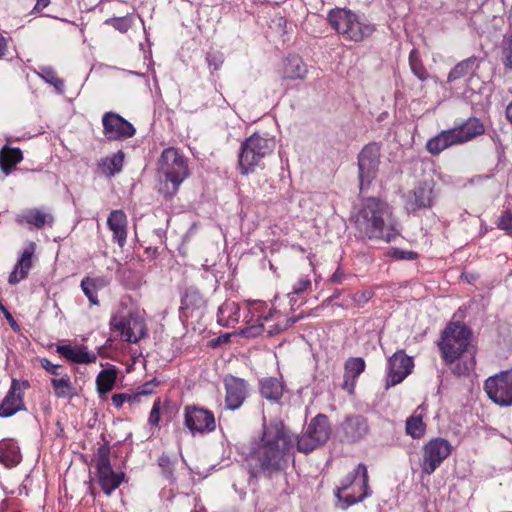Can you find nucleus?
Here are the masks:
<instances>
[{
    "label": "nucleus",
    "instance_id": "2",
    "mask_svg": "<svg viewBox=\"0 0 512 512\" xmlns=\"http://www.w3.org/2000/svg\"><path fill=\"white\" fill-rule=\"evenodd\" d=\"M360 236L367 239L394 241L400 234L391 207L378 198L366 199L354 216Z\"/></svg>",
    "mask_w": 512,
    "mask_h": 512
},
{
    "label": "nucleus",
    "instance_id": "59",
    "mask_svg": "<svg viewBox=\"0 0 512 512\" xmlns=\"http://www.w3.org/2000/svg\"><path fill=\"white\" fill-rule=\"evenodd\" d=\"M0 309L3 311V313L6 315L8 312L3 305H0Z\"/></svg>",
    "mask_w": 512,
    "mask_h": 512
},
{
    "label": "nucleus",
    "instance_id": "16",
    "mask_svg": "<svg viewBox=\"0 0 512 512\" xmlns=\"http://www.w3.org/2000/svg\"><path fill=\"white\" fill-rule=\"evenodd\" d=\"M450 453L451 445L447 440L442 438L430 440L423 447L422 471L428 475L432 474Z\"/></svg>",
    "mask_w": 512,
    "mask_h": 512
},
{
    "label": "nucleus",
    "instance_id": "46",
    "mask_svg": "<svg viewBox=\"0 0 512 512\" xmlns=\"http://www.w3.org/2000/svg\"><path fill=\"white\" fill-rule=\"evenodd\" d=\"M160 408H161V401L158 398L157 400H155L153 407L150 411L149 418H148V423L151 426H158V423L160 421Z\"/></svg>",
    "mask_w": 512,
    "mask_h": 512
},
{
    "label": "nucleus",
    "instance_id": "42",
    "mask_svg": "<svg viewBox=\"0 0 512 512\" xmlns=\"http://www.w3.org/2000/svg\"><path fill=\"white\" fill-rule=\"evenodd\" d=\"M104 24L112 26L120 33H126L132 26V19L128 15L124 17H114L105 20Z\"/></svg>",
    "mask_w": 512,
    "mask_h": 512
},
{
    "label": "nucleus",
    "instance_id": "51",
    "mask_svg": "<svg viewBox=\"0 0 512 512\" xmlns=\"http://www.w3.org/2000/svg\"><path fill=\"white\" fill-rule=\"evenodd\" d=\"M310 286V280L307 277H302L293 287L294 294H300Z\"/></svg>",
    "mask_w": 512,
    "mask_h": 512
},
{
    "label": "nucleus",
    "instance_id": "45",
    "mask_svg": "<svg viewBox=\"0 0 512 512\" xmlns=\"http://www.w3.org/2000/svg\"><path fill=\"white\" fill-rule=\"evenodd\" d=\"M84 285H91L93 287V290L98 291L109 285V279L105 276H98L94 278L85 277Z\"/></svg>",
    "mask_w": 512,
    "mask_h": 512
},
{
    "label": "nucleus",
    "instance_id": "27",
    "mask_svg": "<svg viewBox=\"0 0 512 512\" xmlns=\"http://www.w3.org/2000/svg\"><path fill=\"white\" fill-rule=\"evenodd\" d=\"M458 144L468 142L484 133V126L477 118H470L459 127L452 128Z\"/></svg>",
    "mask_w": 512,
    "mask_h": 512
},
{
    "label": "nucleus",
    "instance_id": "7",
    "mask_svg": "<svg viewBox=\"0 0 512 512\" xmlns=\"http://www.w3.org/2000/svg\"><path fill=\"white\" fill-rule=\"evenodd\" d=\"M159 172L164 177L161 191L166 196L172 197L189 176L188 163L175 148L169 147L161 154Z\"/></svg>",
    "mask_w": 512,
    "mask_h": 512
},
{
    "label": "nucleus",
    "instance_id": "24",
    "mask_svg": "<svg viewBox=\"0 0 512 512\" xmlns=\"http://www.w3.org/2000/svg\"><path fill=\"white\" fill-rule=\"evenodd\" d=\"M341 429L347 440L358 441L368 432L367 420L360 415L349 417L341 424Z\"/></svg>",
    "mask_w": 512,
    "mask_h": 512
},
{
    "label": "nucleus",
    "instance_id": "9",
    "mask_svg": "<svg viewBox=\"0 0 512 512\" xmlns=\"http://www.w3.org/2000/svg\"><path fill=\"white\" fill-rule=\"evenodd\" d=\"M359 187L363 191L368 189L376 179L381 159V146L371 142L365 145L358 154Z\"/></svg>",
    "mask_w": 512,
    "mask_h": 512
},
{
    "label": "nucleus",
    "instance_id": "15",
    "mask_svg": "<svg viewBox=\"0 0 512 512\" xmlns=\"http://www.w3.org/2000/svg\"><path fill=\"white\" fill-rule=\"evenodd\" d=\"M184 424L192 435L210 433L216 428L214 414L195 405L185 406Z\"/></svg>",
    "mask_w": 512,
    "mask_h": 512
},
{
    "label": "nucleus",
    "instance_id": "38",
    "mask_svg": "<svg viewBox=\"0 0 512 512\" xmlns=\"http://www.w3.org/2000/svg\"><path fill=\"white\" fill-rule=\"evenodd\" d=\"M409 65L412 73L421 81L429 78V73L422 64L418 50L413 49L409 54Z\"/></svg>",
    "mask_w": 512,
    "mask_h": 512
},
{
    "label": "nucleus",
    "instance_id": "35",
    "mask_svg": "<svg viewBox=\"0 0 512 512\" xmlns=\"http://www.w3.org/2000/svg\"><path fill=\"white\" fill-rule=\"evenodd\" d=\"M117 372L114 369H104L100 371L96 378L97 391L100 395H105L111 391L116 382Z\"/></svg>",
    "mask_w": 512,
    "mask_h": 512
},
{
    "label": "nucleus",
    "instance_id": "37",
    "mask_svg": "<svg viewBox=\"0 0 512 512\" xmlns=\"http://www.w3.org/2000/svg\"><path fill=\"white\" fill-rule=\"evenodd\" d=\"M51 385L58 398H71L75 395V388L71 383L70 377L67 375L61 378H53L51 380Z\"/></svg>",
    "mask_w": 512,
    "mask_h": 512
},
{
    "label": "nucleus",
    "instance_id": "47",
    "mask_svg": "<svg viewBox=\"0 0 512 512\" xmlns=\"http://www.w3.org/2000/svg\"><path fill=\"white\" fill-rule=\"evenodd\" d=\"M503 54L505 58L504 65L512 69V33L505 40Z\"/></svg>",
    "mask_w": 512,
    "mask_h": 512
},
{
    "label": "nucleus",
    "instance_id": "58",
    "mask_svg": "<svg viewBox=\"0 0 512 512\" xmlns=\"http://www.w3.org/2000/svg\"><path fill=\"white\" fill-rule=\"evenodd\" d=\"M0 309L3 311V313L6 315L8 312L3 305H0Z\"/></svg>",
    "mask_w": 512,
    "mask_h": 512
},
{
    "label": "nucleus",
    "instance_id": "10",
    "mask_svg": "<svg viewBox=\"0 0 512 512\" xmlns=\"http://www.w3.org/2000/svg\"><path fill=\"white\" fill-rule=\"evenodd\" d=\"M330 436L329 422L326 416L318 415L308 424L304 434L297 439V449L309 453L324 444Z\"/></svg>",
    "mask_w": 512,
    "mask_h": 512
},
{
    "label": "nucleus",
    "instance_id": "36",
    "mask_svg": "<svg viewBox=\"0 0 512 512\" xmlns=\"http://www.w3.org/2000/svg\"><path fill=\"white\" fill-rule=\"evenodd\" d=\"M476 58L470 57L461 62H459L455 67L449 72L447 81L454 82L459 80L469 73H471L475 68Z\"/></svg>",
    "mask_w": 512,
    "mask_h": 512
},
{
    "label": "nucleus",
    "instance_id": "40",
    "mask_svg": "<svg viewBox=\"0 0 512 512\" xmlns=\"http://www.w3.org/2000/svg\"><path fill=\"white\" fill-rule=\"evenodd\" d=\"M124 153L120 150L113 156L103 160V166L109 176H113L122 170Z\"/></svg>",
    "mask_w": 512,
    "mask_h": 512
},
{
    "label": "nucleus",
    "instance_id": "43",
    "mask_svg": "<svg viewBox=\"0 0 512 512\" xmlns=\"http://www.w3.org/2000/svg\"><path fill=\"white\" fill-rule=\"evenodd\" d=\"M139 401V394H128V393H120L114 394L112 396V403L115 407L119 408L123 405L124 402L135 403Z\"/></svg>",
    "mask_w": 512,
    "mask_h": 512
},
{
    "label": "nucleus",
    "instance_id": "50",
    "mask_svg": "<svg viewBox=\"0 0 512 512\" xmlns=\"http://www.w3.org/2000/svg\"><path fill=\"white\" fill-rule=\"evenodd\" d=\"M41 363H42V367L44 369H46L49 373H51L53 375H60L61 374L60 370H61L62 367L60 365L53 364L52 362H50L47 359H42Z\"/></svg>",
    "mask_w": 512,
    "mask_h": 512
},
{
    "label": "nucleus",
    "instance_id": "55",
    "mask_svg": "<svg viewBox=\"0 0 512 512\" xmlns=\"http://www.w3.org/2000/svg\"><path fill=\"white\" fill-rule=\"evenodd\" d=\"M342 280V273L339 270H336L331 277V281L333 283H340Z\"/></svg>",
    "mask_w": 512,
    "mask_h": 512
},
{
    "label": "nucleus",
    "instance_id": "33",
    "mask_svg": "<svg viewBox=\"0 0 512 512\" xmlns=\"http://www.w3.org/2000/svg\"><path fill=\"white\" fill-rule=\"evenodd\" d=\"M204 304L205 300L200 292L194 288H188L181 299V310L185 316H188L189 312L202 308Z\"/></svg>",
    "mask_w": 512,
    "mask_h": 512
},
{
    "label": "nucleus",
    "instance_id": "14",
    "mask_svg": "<svg viewBox=\"0 0 512 512\" xmlns=\"http://www.w3.org/2000/svg\"><path fill=\"white\" fill-rule=\"evenodd\" d=\"M433 180L418 182L404 195V207L408 212L430 208L436 197Z\"/></svg>",
    "mask_w": 512,
    "mask_h": 512
},
{
    "label": "nucleus",
    "instance_id": "21",
    "mask_svg": "<svg viewBox=\"0 0 512 512\" xmlns=\"http://www.w3.org/2000/svg\"><path fill=\"white\" fill-rule=\"evenodd\" d=\"M35 251L36 244L32 241L29 242L15 264L13 271L9 275L8 282L11 285H15L27 277L30 269L32 268V258Z\"/></svg>",
    "mask_w": 512,
    "mask_h": 512
},
{
    "label": "nucleus",
    "instance_id": "34",
    "mask_svg": "<svg viewBox=\"0 0 512 512\" xmlns=\"http://www.w3.org/2000/svg\"><path fill=\"white\" fill-rule=\"evenodd\" d=\"M261 394L268 400L278 401L283 394V385L276 378H266L261 381Z\"/></svg>",
    "mask_w": 512,
    "mask_h": 512
},
{
    "label": "nucleus",
    "instance_id": "57",
    "mask_svg": "<svg viewBox=\"0 0 512 512\" xmlns=\"http://www.w3.org/2000/svg\"><path fill=\"white\" fill-rule=\"evenodd\" d=\"M6 319L11 323V326L13 328L17 327V324L15 323L13 317L11 316V314L9 312L6 313Z\"/></svg>",
    "mask_w": 512,
    "mask_h": 512
},
{
    "label": "nucleus",
    "instance_id": "19",
    "mask_svg": "<svg viewBox=\"0 0 512 512\" xmlns=\"http://www.w3.org/2000/svg\"><path fill=\"white\" fill-rule=\"evenodd\" d=\"M15 221L29 228L43 229L53 226L54 216L44 209L28 208L17 214Z\"/></svg>",
    "mask_w": 512,
    "mask_h": 512
},
{
    "label": "nucleus",
    "instance_id": "53",
    "mask_svg": "<svg viewBox=\"0 0 512 512\" xmlns=\"http://www.w3.org/2000/svg\"><path fill=\"white\" fill-rule=\"evenodd\" d=\"M6 51H7V40L0 33V58L3 57L6 54Z\"/></svg>",
    "mask_w": 512,
    "mask_h": 512
},
{
    "label": "nucleus",
    "instance_id": "48",
    "mask_svg": "<svg viewBox=\"0 0 512 512\" xmlns=\"http://www.w3.org/2000/svg\"><path fill=\"white\" fill-rule=\"evenodd\" d=\"M81 288L91 304L97 305L99 303L97 297V290H93V287L91 285H84V279L81 281Z\"/></svg>",
    "mask_w": 512,
    "mask_h": 512
},
{
    "label": "nucleus",
    "instance_id": "8",
    "mask_svg": "<svg viewBox=\"0 0 512 512\" xmlns=\"http://www.w3.org/2000/svg\"><path fill=\"white\" fill-rule=\"evenodd\" d=\"M369 495L368 472L363 464H358L353 472L342 479L335 490L339 507L347 509L351 505L361 502Z\"/></svg>",
    "mask_w": 512,
    "mask_h": 512
},
{
    "label": "nucleus",
    "instance_id": "39",
    "mask_svg": "<svg viewBox=\"0 0 512 512\" xmlns=\"http://www.w3.org/2000/svg\"><path fill=\"white\" fill-rule=\"evenodd\" d=\"M406 432L413 438H421L425 433V424L421 415H412L406 421Z\"/></svg>",
    "mask_w": 512,
    "mask_h": 512
},
{
    "label": "nucleus",
    "instance_id": "6",
    "mask_svg": "<svg viewBox=\"0 0 512 512\" xmlns=\"http://www.w3.org/2000/svg\"><path fill=\"white\" fill-rule=\"evenodd\" d=\"M328 22L345 40L353 42H361L375 31L373 24L344 8L332 9L328 14Z\"/></svg>",
    "mask_w": 512,
    "mask_h": 512
},
{
    "label": "nucleus",
    "instance_id": "22",
    "mask_svg": "<svg viewBox=\"0 0 512 512\" xmlns=\"http://www.w3.org/2000/svg\"><path fill=\"white\" fill-rule=\"evenodd\" d=\"M22 409L23 399L20 383L13 379L10 389L0 405V417H10Z\"/></svg>",
    "mask_w": 512,
    "mask_h": 512
},
{
    "label": "nucleus",
    "instance_id": "26",
    "mask_svg": "<svg viewBox=\"0 0 512 512\" xmlns=\"http://www.w3.org/2000/svg\"><path fill=\"white\" fill-rule=\"evenodd\" d=\"M365 361L361 357L349 358L345 363L343 389L352 394L357 378L365 370Z\"/></svg>",
    "mask_w": 512,
    "mask_h": 512
},
{
    "label": "nucleus",
    "instance_id": "29",
    "mask_svg": "<svg viewBox=\"0 0 512 512\" xmlns=\"http://www.w3.org/2000/svg\"><path fill=\"white\" fill-rule=\"evenodd\" d=\"M307 74V67L298 56H290L284 62L282 75L284 79L302 80Z\"/></svg>",
    "mask_w": 512,
    "mask_h": 512
},
{
    "label": "nucleus",
    "instance_id": "49",
    "mask_svg": "<svg viewBox=\"0 0 512 512\" xmlns=\"http://www.w3.org/2000/svg\"><path fill=\"white\" fill-rule=\"evenodd\" d=\"M390 255L400 260H413L416 258V253L412 251H404L400 249H392Z\"/></svg>",
    "mask_w": 512,
    "mask_h": 512
},
{
    "label": "nucleus",
    "instance_id": "28",
    "mask_svg": "<svg viewBox=\"0 0 512 512\" xmlns=\"http://www.w3.org/2000/svg\"><path fill=\"white\" fill-rule=\"evenodd\" d=\"M456 134L452 129L442 131L437 136L428 140L426 144L427 150L431 154H439L443 150L447 149L452 145H457Z\"/></svg>",
    "mask_w": 512,
    "mask_h": 512
},
{
    "label": "nucleus",
    "instance_id": "4",
    "mask_svg": "<svg viewBox=\"0 0 512 512\" xmlns=\"http://www.w3.org/2000/svg\"><path fill=\"white\" fill-rule=\"evenodd\" d=\"M247 314L244 318L246 327L240 331L245 337H256L263 331L269 336L286 330L296 319H289L282 313L267 307V304L260 300H248Z\"/></svg>",
    "mask_w": 512,
    "mask_h": 512
},
{
    "label": "nucleus",
    "instance_id": "30",
    "mask_svg": "<svg viewBox=\"0 0 512 512\" xmlns=\"http://www.w3.org/2000/svg\"><path fill=\"white\" fill-rule=\"evenodd\" d=\"M240 317V308L233 301L224 302L218 309L217 319L222 326H234Z\"/></svg>",
    "mask_w": 512,
    "mask_h": 512
},
{
    "label": "nucleus",
    "instance_id": "56",
    "mask_svg": "<svg viewBox=\"0 0 512 512\" xmlns=\"http://www.w3.org/2000/svg\"><path fill=\"white\" fill-rule=\"evenodd\" d=\"M506 117L508 121L512 124V102L506 108Z\"/></svg>",
    "mask_w": 512,
    "mask_h": 512
},
{
    "label": "nucleus",
    "instance_id": "31",
    "mask_svg": "<svg viewBox=\"0 0 512 512\" xmlns=\"http://www.w3.org/2000/svg\"><path fill=\"white\" fill-rule=\"evenodd\" d=\"M22 160L23 154L19 148L4 146L0 151V169L6 175L10 174L12 168Z\"/></svg>",
    "mask_w": 512,
    "mask_h": 512
},
{
    "label": "nucleus",
    "instance_id": "5",
    "mask_svg": "<svg viewBox=\"0 0 512 512\" xmlns=\"http://www.w3.org/2000/svg\"><path fill=\"white\" fill-rule=\"evenodd\" d=\"M275 146V138L266 134L254 133L248 137L242 143L238 156L240 173L248 175L254 172L273 153Z\"/></svg>",
    "mask_w": 512,
    "mask_h": 512
},
{
    "label": "nucleus",
    "instance_id": "52",
    "mask_svg": "<svg viewBox=\"0 0 512 512\" xmlns=\"http://www.w3.org/2000/svg\"><path fill=\"white\" fill-rule=\"evenodd\" d=\"M154 385L152 383H146L143 386L139 387L138 391L135 394H139V398L143 395H149L153 392Z\"/></svg>",
    "mask_w": 512,
    "mask_h": 512
},
{
    "label": "nucleus",
    "instance_id": "20",
    "mask_svg": "<svg viewBox=\"0 0 512 512\" xmlns=\"http://www.w3.org/2000/svg\"><path fill=\"white\" fill-rule=\"evenodd\" d=\"M226 397L225 404L230 410L238 409L247 396V386L244 380L228 376L225 378Z\"/></svg>",
    "mask_w": 512,
    "mask_h": 512
},
{
    "label": "nucleus",
    "instance_id": "12",
    "mask_svg": "<svg viewBox=\"0 0 512 512\" xmlns=\"http://www.w3.org/2000/svg\"><path fill=\"white\" fill-rule=\"evenodd\" d=\"M484 389L496 405L512 406V370L502 371L486 379Z\"/></svg>",
    "mask_w": 512,
    "mask_h": 512
},
{
    "label": "nucleus",
    "instance_id": "13",
    "mask_svg": "<svg viewBox=\"0 0 512 512\" xmlns=\"http://www.w3.org/2000/svg\"><path fill=\"white\" fill-rule=\"evenodd\" d=\"M95 466L102 490L106 495H110L122 483L124 473L113 471L109 461V449L105 446L98 449Z\"/></svg>",
    "mask_w": 512,
    "mask_h": 512
},
{
    "label": "nucleus",
    "instance_id": "17",
    "mask_svg": "<svg viewBox=\"0 0 512 512\" xmlns=\"http://www.w3.org/2000/svg\"><path fill=\"white\" fill-rule=\"evenodd\" d=\"M104 135L109 140H123L135 134L131 123L116 113L108 112L102 118Z\"/></svg>",
    "mask_w": 512,
    "mask_h": 512
},
{
    "label": "nucleus",
    "instance_id": "11",
    "mask_svg": "<svg viewBox=\"0 0 512 512\" xmlns=\"http://www.w3.org/2000/svg\"><path fill=\"white\" fill-rule=\"evenodd\" d=\"M111 330L118 332L122 340L137 343L146 335V325L140 316L129 313L115 314L110 320Z\"/></svg>",
    "mask_w": 512,
    "mask_h": 512
},
{
    "label": "nucleus",
    "instance_id": "44",
    "mask_svg": "<svg viewBox=\"0 0 512 512\" xmlns=\"http://www.w3.org/2000/svg\"><path fill=\"white\" fill-rule=\"evenodd\" d=\"M497 226L499 229L506 231L512 236V214L508 211L504 212L498 219Z\"/></svg>",
    "mask_w": 512,
    "mask_h": 512
},
{
    "label": "nucleus",
    "instance_id": "23",
    "mask_svg": "<svg viewBox=\"0 0 512 512\" xmlns=\"http://www.w3.org/2000/svg\"><path fill=\"white\" fill-rule=\"evenodd\" d=\"M56 351L67 360L78 364L93 363L97 359L94 352H90L87 348L80 346L59 345Z\"/></svg>",
    "mask_w": 512,
    "mask_h": 512
},
{
    "label": "nucleus",
    "instance_id": "41",
    "mask_svg": "<svg viewBox=\"0 0 512 512\" xmlns=\"http://www.w3.org/2000/svg\"><path fill=\"white\" fill-rule=\"evenodd\" d=\"M38 74L45 82L54 86L58 92H63L64 82L63 80L57 77L56 72L51 67H40V71L38 72Z\"/></svg>",
    "mask_w": 512,
    "mask_h": 512
},
{
    "label": "nucleus",
    "instance_id": "32",
    "mask_svg": "<svg viewBox=\"0 0 512 512\" xmlns=\"http://www.w3.org/2000/svg\"><path fill=\"white\" fill-rule=\"evenodd\" d=\"M21 460L18 446L10 440L0 441V462L7 467L17 465Z\"/></svg>",
    "mask_w": 512,
    "mask_h": 512
},
{
    "label": "nucleus",
    "instance_id": "54",
    "mask_svg": "<svg viewBox=\"0 0 512 512\" xmlns=\"http://www.w3.org/2000/svg\"><path fill=\"white\" fill-rule=\"evenodd\" d=\"M50 3V0H37L34 10L41 11L45 7H47Z\"/></svg>",
    "mask_w": 512,
    "mask_h": 512
},
{
    "label": "nucleus",
    "instance_id": "18",
    "mask_svg": "<svg viewBox=\"0 0 512 512\" xmlns=\"http://www.w3.org/2000/svg\"><path fill=\"white\" fill-rule=\"evenodd\" d=\"M413 366L412 358L404 352L394 353L388 360L387 386L401 383L411 373Z\"/></svg>",
    "mask_w": 512,
    "mask_h": 512
},
{
    "label": "nucleus",
    "instance_id": "1",
    "mask_svg": "<svg viewBox=\"0 0 512 512\" xmlns=\"http://www.w3.org/2000/svg\"><path fill=\"white\" fill-rule=\"evenodd\" d=\"M294 438L288 434L279 419L263 424V434L259 442L252 444L248 456L253 470H278L294 445Z\"/></svg>",
    "mask_w": 512,
    "mask_h": 512
},
{
    "label": "nucleus",
    "instance_id": "25",
    "mask_svg": "<svg viewBox=\"0 0 512 512\" xmlns=\"http://www.w3.org/2000/svg\"><path fill=\"white\" fill-rule=\"evenodd\" d=\"M107 225L113 232V239L123 247L127 238V217L122 210H113L107 219Z\"/></svg>",
    "mask_w": 512,
    "mask_h": 512
},
{
    "label": "nucleus",
    "instance_id": "3",
    "mask_svg": "<svg viewBox=\"0 0 512 512\" xmlns=\"http://www.w3.org/2000/svg\"><path fill=\"white\" fill-rule=\"evenodd\" d=\"M441 357L447 365H451L468 354V358L459 361L453 367V372L457 375L470 373L476 364L475 348L472 345L471 330L460 322L449 323L441 334L438 343Z\"/></svg>",
    "mask_w": 512,
    "mask_h": 512
}]
</instances>
